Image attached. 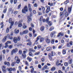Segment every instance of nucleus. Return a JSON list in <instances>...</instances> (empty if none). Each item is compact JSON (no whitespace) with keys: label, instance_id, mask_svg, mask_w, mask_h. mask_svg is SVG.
Masks as SVG:
<instances>
[{"label":"nucleus","instance_id":"1","mask_svg":"<svg viewBox=\"0 0 73 73\" xmlns=\"http://www.w3.org/2000/svg\"><path fill=\"white\" fill-rule=\"evenodd\" d=\"M20 37H14L13 40L15 43H17V41H20Z\"/></svg>","mask_w":73,"mask_h":73},{"label":"nucleus","instance_id":"2","mask_svg":"<svg viewBox=\"0 0 73 73\" xmlns=\"http://www.w3.org/2000/svg\"><path fill=\"white\" fill-rule=\"evenodd\" d=\"M22 12L23 13H25L26 12H28V7H27V6H25L24 9H22Z\"/></svg>","mask_w":73,"mask_h":73},{"label":"nucleus","instance_id":"3","mask_svg":"<svg viewBox=\"0 0 73 73\" xmlns=\"http://www.w3.org/2000/svg\"><path fill=\"white\" fill-rule=\"evenodd\" d=\"M66 7H65L64 10L63 11V12H64L65 13V16L66 17H67L69 15V13L68 12H66Z\"/></svg>","mask_w":73,"mask_h":73},{"label":"nucleus","instance_id":"4","mask_svg":"<svg viewBox=\"0 0 73 73\" xmlns=\"http://www.w3.org/2000/svg\"><path fill=\"white\" fill-rule=\"evenodd\" d=\"M15 60H16V62L17 64H19V62H20V60L18 58L17 56H16L15 57Z\"/></svg>","mask_w":73,"mask_h":73},{"label":"nucleus","instance_id":"5","mask_svg":"<svg viewBox=\"0 0 73 73\" xmlns=\"http://www.w3.org/2000/svg\"><path fill=\"white\" fill-rule=\"evenodd\" d=\"M17 48H16L15 50H13L11 51V55H13L14 53H17Z\"/></svg>","mask_w":73,"mask_h":73},{"label":"nucleus","instance_id":"6","mask_svg":"<svg viewBox=\"0 0 73 73\" xmlns=\"http://www.w3.org/2000/svg\"><path fill=\"white\" fill-rule=\"evenodd\" d=\"M6 67L5 66H2V70L4 73H6Z\"/></svg>","mask_w":73,"mask_h":73},{"label":"nucleus","instance_id":"7","mask_svg":"<svg viewBox=\"0 0 73 73\" xmlns=\"http://www.w3.org/2000/svg\"><path fill=\"white\" fill-rule=\"evenodd\" d=\"M72 7H68V11L69 13V14H70V12L72 11Z\"/></svg>","mask_w":73,"mask_h":73},{"label":"nucleus","instance_id":"8","mask_svg":"<svg viewBox=\"0 0 73 73\" xmlns=\"http://www.w3.org/2000/svg\"><path fill=\"white\" fill-rule=\"evenodd\" d=\"M49 17H47V18L46 19V20L45 19H43V22H44V23H45V22H46V23H47L48 21H49Z\"/></svg>","mask_w":73,"mask_h":73},{"label":"nucleus","instance_id":"9","mask_svg":"<svg viewBox=\"0 0 73 73\" xmlns=\"http://www.w3.org/2000/svg\"><path fill=\"white\" fill-rule=\"evenodd\" d=\"M14 33L15 34H18L19 33V30H17V29H15V30Z\"/></svg>","mask_w":73,"mask_h":73},{"label":"nucleus","instance_id":"10","mask_svg":"<svg viewBox=\"0 0 73 73\" xmlns=\"http://www.w3.org/2000/svg\"><path fill=\"white\" fill-rule=\"evenodd\" d=\"M7 38V37H4L2 40V42H4L5 41H6Z\"/></svg>","mask_w":73,"mask_h":73},{"label":"nucleus","instance_id":"11","mask_svg":"<svg viewBox=\"0 0 73 73\" xmlns=\"http://www.w3.org/2000/svg\"><path fill=\"white\" fill-rule=\"evenodd\" d=\"M60 36H64V34L61 33H60L58 35L57 37H60Z\"/></svg>","mask_w":73,"mask_h":73},{"label":"nucleus","instance_id":"12","mask_svg":"<svg viewBox=\"0 0 73 73\" xmlns=\"http://www.w3.org/2000/svg\"><path fill=\"white\" fill-rule=\"evenodd\" d=\"M52 56L51 55V53L48 54V57L50 60H52Z\"/></svg>","mask_w":73,"mask_h":73},{"label":"nucleus","instance_id":"13","mask_svg":"<svg viewBox=\"0 0 73 73\" xmlns=\"http://www.w3.org/2000/svg\"><path fill=\"white\" fill-rule=\"evenodd\" d=\"M28 45H29L30 46H31L32 45V42H31V41L29 39L28 40Z\"/></svg>","mask_w":73,"mask_h":73},{"label":"nucleus","instance_id":"14","mask_svg":"<svg viewBox=\"0 0 73 73\" xmlns=\"http://www.w3.org/2000/svg\"><path fill=\"white\" fill-rule=\"evenodd\" d=\"M44 40L45 39H44V38L41 37L40 40V42H43V41H44Z\"/></svg>","mask_w":73,"mask_h":73},{"label":"nucleus","instance_id":"15","mask_svg":"<svg viewBox=\"0 0 73 73\" xmlns=\"http://www.w3.org/2000/svg\"><path fill=\"white\" fill-rule=\"evenodd\" d=\"M46 41L47 43L49 44V43H50V40L49 39L47 38L46 39Z\"/></svg>","mask_w":73,"mask_h":73},{"label":"nucleus","instance_id":"16","mask_svg":"<svg viewBox=\"0 0 73 73\" xmlns=\"http://www.w3.org/2000/svg\"><path fill=\"white\" fill-rule=\"evenodd\" d=\"M73 61V60H72V59H70L68 61V63L70 64H72V62Z\"/></svg>","mask_w":73,"mask_h":73},{"label":"nucleus","instance_id":"17","mask_svg":"<svg viewBox=\"0 0 73 73\" xmlns=\"http://www.w3.org/2000/svg\"><path fill=\"white\" fill-rule=\"evenodd\" d=\"M4 64L5 65H7L8 66L10 65V64L9 63V62H4Z\"/></svg>","mask_w":73,"mask_h":73},{"label":"nucleus","instance_id":"18","mask_svg":"<svg viewBox=\"0 0 73 73\" xmlns=\"http://www.w3.org/2000/svg\"><path fill=\"white\" fill-rule=\"evenodd\" d=\"M43 69H49V68L48 67V66L47 65L44 66V67H43L42 68Z\"/></svg>","mask_w":73,"mask_h":73},{"label":"nucleus","instance_id":"19","mask_svg":"<svg viewBox=\"0 0 73 73\" xmlns=\"http://www.w3.org/2000/svg\"><path fill=\"white\" fill-rule=\"evenodd\" d=\"M61 64V63H59V61L58 60H57L56 62V65L57 66H59V65H60Z\"/></svg>","mask_w":73,"mask_h":73},{"label":"nucleus","instance_id":"20","mask_svg":"<svg viewBox=\"0 0 73 73\" xmlns=\"http://www.w3.org/2000/svg\"><path fill=\"white\" fill-rule=\"evenodd\" d=\"M7 70L9 71V72H12V68H7L6 69Z\"/></svg>","mask_w":73,"mask_h":73},{"label":"nucleus","instance_id":"21","mask_svg":"<svg viewBox=\"0 0 73 73\" xmlns=\"http://www.w3.org/2000/svg\"><path fill=\"white\" fill-rule=\"evenodd\" d=\"M46 49L47 51H50L52 50V48L51 47H48L46 48Z\"/></svg>","mask_w":73,"mask_h":73},{"label":"nucleus","instance_id":"22","mask_svg":"<svg viewBox=\"0 0 73 73\" xmlns=\"http://www.w3.org/2000/svg\"><path fill=\"white\" fill-rule=\"evenodd\" d=\"M47 22L48 23V24L49 26H50L52 25V22L51 21H48Z\"/></svg>","mask_w":73,"mask_h":73},{"label":"nucleus","instance_id":"23","mask_svg":"<svg viewBox=\"0 0 73 73\" xmlns=\"http://www.w3.org/2000/svg\"><path fill=\"white\" fill-rule=\"evenodd\" d=\"M44 26H42L40 28V30L41 31H44Z\"/></svg>","mask_w":73,"mask_h":73},{"label":"nucleus","instance_id":"24","mask_svg":"<svg viewBox=\"0 0 73 73\" xmlns=\"http://www.w3.org/2000/svg\"><path fill=\"white\" fill-rule=\"evenodd\" d=\"M5 9L3 11V13H6V11H7V7H6V6H5L4 7Z\"/></svg>","mask_w":73,"mask_h":73},{"label":"nucleus","instance_id":"25","mask_svg":"<svg viewBox=\"0 0 73 73\" xmlns=\"http://www.w3.org/2000/svg\"><path fill=\"white\" fill-rule=\"evenodd\" d=\"M3 24H4V23L3 22H2L1 23L0 25H1V28H3L4 27V25H3Z\"/></svg>","mask_w":73,"mask_h":73},{"label":"nucleus","instance_id":"26","mask_svg":"<svg viewBox=\"0 0 73 73\" xmlns=\"http://www.w3.org/2000/svg\"><path fill=\"white\" fill-rule=\"evenodd\" d=\"M28 20L29 21H32V18L31 16L30 17H28Z\"/></svg>","mask_w":73,"mask_h":73},{"label":"nucleus","instance_id":"27","mask_svg":"<svg viewBox=\"0 0 73 73\" xmlns=\"http://www.w3.org/2000/svg\"><path fill=\"white\" fill-rule=\"evenodd\" d=\"M28 10H29V11L30 12H32L33 10L32 8H31V7L29 8Z\"/></svg>","mask_w":73,"mask_h":73},{"label":"nucleus","instance_id":"28","mask_svg":"<svg viewBox=\"0 0 73 73\" xmlns=\"http://www.w3.org/2000/svg\"><path fill=\"white\" fill-rule=\"evenodd\" d=\"M27 26L26 25H25V23L23 24V28L24 29H25V28H27Z\"/></svg>","mask_w":73,"mask_h":73},{"label":"nucleus","instance_id":"29","mask_svg":"<svg viewBox=\"0 0 73 73\" xmlns=\"http://www.w3.org/2000/svg\"><path fill=\"white\" fill-rule=\"evenodd\" d=\"M22 57H23V58H25V53L22 54Z\"/></svg>","mask_w":73,"mask_h":73},{"label":"nucleus","instance_id":"30","mask_svg":"<svg viewBox=\"0 0 73 73\" xmlns=\"http://www.w3.org/2000/svg\"><path fill=\"white\" fill-rule=\"evenodd\" d=\"M62 53L63 54H66V50H63Z\"/></svg>","mask_w":73,"mask_h":73},{"label":"nucleus","instance_id":"31","mask_svg":"<svg viewBox=\"0 0 73 73\" xmlns=\"http://www.w3.org/2000/svg\"><path fill=\"white\" fill-rule=\"evenodd\" d=\"M54 29V27H51L49 31H53Z\"/></svg>","mask_w":73,"mask_h":73},{"label":"nucleus","instance_id":"32","mask_svg":"<svg viewBox=\"0 0 73 73\" xmlns=\"http://www.w3.org/2000/svg\"><path fill=\"white\" fill-rule=\"evenodd\" d=\"M37 48L38 49H40L41 48V46L40 45H37Z\"/></svg>","mask_w":73,"mask_h":73},{"label":"nucleus","instance_id":"33","mask_svg":"<svg viewBox=\"0 0 73 73\" xmlns=\"http://www.w3.org/2000/svg\"><path fill=\"white\" fill-rule=\"evenodd\" d=\"M67 46L68 48H70V45L69 44V43L68 42L67 43Z\"/></svg>","mask_w":73,"mask_h":73},{"label":"nucleus","instance_id":"34","mask_svg":"<svg viewBox=\"0 0 73 73\" xmlns=\"http://www.w3.org/2000/svg\"><path fill=\"white\" fill-rule=\"evenodd\" d=\"M12 21V18H10L9 21V23H11Z\"/></svg>","mask_w":73,"mask_h":73},{"label":"nucleus","instance_id":"35","mask_svg":"<svg viewBox=\"0 0 73 73\" xmlns=\"http://www.w3.org/2000/svg\"><path fill=\"white\" fill-rule=\"evenodd\" d=\"M68 63L67 62H66L64 63V65L65 66H68Z\"/></svg>","mask_w":73,"mask_h":73},{"label":"nucleus","instance_id":"36","mask_svg":"<svg viewBox=\"0 0 73 73\" xmlns=\"http://www.w3.org/2000/svg\"><path fill=\"white\" fill-rule=\"evenodd\" d=\"M23 33L24 34H26L28 33V30H25L23 31Z\"/></svg>","mask_w":73,"mask_h":73},{"label":"nucleus","instance_id":"37","mask_svg":"<svg viewBox=\"0 0 73 73\" xmlns=\"http://www.w3.org/2000/svg\"><path fill=\"white\" fill-rule=\"evenodd\" d=\"M5 48H7L8 47V45L7 44V43H5Z\"/></svg>","mask_w":73,"mask_h":73},{"label":"nucleus","instance_id":"38","mask_svg":"<svg viewBox=\"0 0 73 73\" xmlns=\"http://www.w3.org/2000/svg\"><path fill=\"white\" fill-rule=\"evenodd\" d=\"M29 54L30 56H33V54L31 52H30L29 53Z\"/></svg>","mask_w":73,"mask_h":73},{"label":"nucleus","instance_id":"39","mask_svg":"<svg viewBox=\"0 0 73 73\" xmlns=\"http://www.w3.org/2000/svg\"><path fill=\"white\" fill-rule=\"evenodd\" d=\"M5 43H6L7 44H11V42L10 41H7Z\"/></svg>","mask_w":73,"mask_h":73},{"label":"nucleus","instance_id":"40","mask_svg":"<svg viewBox=\"0 0 73 73\" xmlns=\"http://www.w3.org/2000/svg\"><path fill=\"white\" fill-rule=\"evenodd\" d=\"M40 40V37H38L36 38V40L35 41V42H37V41L38 40Z\"/></svg>","mask_w":73,"mask_h":73},{"label":"nucleus","instance_id":"41","mask_svg":"<svg viewBox=\"0 0 73 73\" xmlns=\"http://www.w3.org/2000/svg\"><path fill=\"white\" fill-rule=\"evenodd\" d=\"M55 69H56V68L54 67H53L51 69V71H53V70H55Z\"/></svg>","mask_w":73,"mask_h":73},{"label":"nucleus","instance_id":"42","mask_svg":"<svg viewBox=\"0 0 73 73\" xmlns=\"http://www.w3.org/2000/svg\"><path fill=\"white\" fill-rule=\"evenodd\" d=\"M16 62H13L12 64H11V66H15V64H16Z\"/></svg>","mask_w":73,"mask_h":73},{"label":"nucleus","instance_id":"43","mask_svg":"<svg viewBox=\"0 0 73 73\" xmlns=\"http://www.w3.org/2000/svg\"><path fill=\"white\" fill-rule=\"evenodd\" d=\"M41 8H42V11H45V7L43 6H41Z\"/></svg>","mask_w":73,"mask_h":73},{"label":"nucleus","instance_id":"44","mask_svg":"<svg viewBox=\"0 0 73 73\" xmlns=\"http://www.w3.org/2000/svg\"><path fill=\"white\" fill-rule=\"evenodd\" d=\"M51 42L52 44H54V40L52 39L51 41Z\"/></svg>","mask_w":73,"mask_h":73},{"label":"nucleus","instance_id":"45","mask_svg":"<svg viewBox=\"0 0 73 73\" xmlns=\"http://www.w3.org/2000/svg\"><path fill=\"white\" fill-rule=\"evenodd\" d=\"M2 60V55H0V61H1Z\"/></svg>","mask_w":73,"mask_h":73},{"label":"nucleus","instance_id":"46","mask_svg":"<svg viewBox=\"0 0 73 73\" xmlns=\"http://www.w3.org/2000/svg\"><path fill=\"white\" fill-rule=\"evenodd\" d=\"M9 28H7L6 30V33H8L9 32Z\"/></svg>","mask_w":73,"mask_h":73},{"label":"nucleus","instance_id":"47","mask_svg":"<svg viewBox=\"0 0 73 73\" xmlns=\"http://www.w3.org/2000/svg\"><path fill=\"white\" fill-rule=\"evenodd\" d=\"M38 68H39V69H41V65L39 64L38 66Z\"/></svg>","mask_w":73,"mask_h":73},{"label":"nucleus","instance_id":"48","mask_svg":"<svg viewBox=\"0 0 73 73\" xmlns=\"http://www.w3.org/2000/svg\"><path fill=\"white\" fill-rule=\"evenodd\" d=\"M22 26H23V25L21 23H20L18 25V27H21Z\"/></svg>","mask_w":73,"mask_h":73},{"label":"nucleus","instance_id":"49","mask_svg":"<svg viewBox=\"0 0 73 73\" xmlns=\"http://www.w3.org/2000/svg\"><path fill=\"white\" fill-rule=\"evenodd\" d=\"M31 25L32 28H33L34 27V25L32 23L31 24Z\"/></svg>","mask_w":73,"mask_h":73},{"label":"nucleus","instance_id":"50","mask_svg":"<svg viewBox=\"0 0 73 73\" xmlns=\"http://www.w3.org/2000/svg\"><path fill=\"white\" fill-rule=\"evenodd\" d=\"M28 59L29 62H31V61H32V58H29V57H28Z\"/></svg>","mask_w":73,"mask_h":73},{"label":"nucleus","instance_id":"51","mask_svg":"<svg viewBox=\"0 0 73 73\" xmlns=\"http://www.w3.org/2000/svg\"><path fill=\"white\" fill-rule=\"evenodd\" d=\"M39 54H40V52H37L35 53V55H38Z\"/></svg>","mask_w":73,"mask_h":73},{"label":"nucleus","instance_id":"52","mask_svg":"<svg viewBox=\"0 0 73 73\" xmlns=\"http://www.w3.org/2000/svg\"><path fill=\"white\" fill-rule=\"evenodd\" d=\"M33 12L34 14H36V11L35 10H33Z\"/></svg>","mask_w":73,"mask_h":73},{"label":"nucleus","instance_id":"53","mask_svg":"<svg viewBox=\"0 0 73 73\" xmlns=\"http://www.w3.org/2000/svg\"><path fill=\"white\" fill-rule=\"evenodd\" d=\"M34 71V68H33L31 70V73H33V71Z\"/></svg>","mask_w":73,"mask_h":73},{"label":"nucleus","instance_id":"54","mask_svg":"<svg viewBox=\"0 0 73 73\" xmlns=\"http://www.w3.org/2000/svg\"><path fill=\"white\" fill-rule=\"evenodd\" d=\"M17 0H14V4H16L17 3Z\"/></svg>","mask_w":73,"mask_h":73},{"label":"nucleus","instance_id":"55","mask_svg":"<svg viewBox=\"0 0 73 73\" xmlns=\"http://www.w3.org/2000/svg\"><path fill=\"white\" fill-rule=\"evenodd\" d=\"M8 38H9L10 40H12V39H13V37H8Z\"/></svg>","mask_w":73,"mask_h":73},{"label":"nucleus","instance_id":"56","mask_svg":"<svg viewBox=\"0 0 73 73\" xmlns=\"http://www.w3.org/2000/svg\"><path fill=\"white\" fill-rule=\"evenodd\" d=\"M49 12V10H48V9H47L46 11V13H48Z\"/></svg>","mask_w":73,"mask_h":73},{"label":"nucleus","instance_id":"57","mask_svg":"<svg viewBox=\"0 0 73 73\" xmlns=\"http://www.w3.org/2000/svg\"><path fill=\"white\" fill-rule=\"evenodd\" d=\"M13 47V46L12 45H10L9 46V48L10 49H11V48Z\"/></svg>","mask_w":73,"mask_h":73},{"label":"nucleus","instance_id":"58","mask_svg":"<svg viewBox=\"0 0 73 73\" xmlns=\"http://www.w3.org/2000/svg\"><path fill=\"white\" fill-rule=\"evenodd\" d=\"M19 53L20 54H21L22 53V51L21 50H20L19 51Z\"/></svg>","mask_w":73,"mask_h":73},{"label":"nucleus","instance_id":"59","mask_svg":"<svg viewBox=\"0 0 73 73\" xmlns=\"http://www.w3.org/2000/svg\"><path fill=\"white\" fill-rule=\"evenodd\" d=\"M69 44L70 45H73V44H72V41H71L69 42Z\"/></svg>","mask_w":73,"mask_h":73},{"label":"nucleus","instance_id":"60","mask_svg":"<svg viewBox=\"0 0 73 73\" xmlns=\"http://www.w3.org/2000/svg\"><path fill=\"white\" fill-rule=\"evenodd\" d=\"M34 6L35 7H37V4H36V3H35V4L34 5Z\"/></svg>","mask_w":73,"mask_h":73},{"label":"nucleus","instance_id":"61","mask_svg":"<svg viewBox=\"0 0 73 73\" xmlns=\"http://www.w3.org/2000/svg\"><path fill=\"white\" fill-rule=\"evenodd\" d=\"M63 14V13L62 12H61L60 13V16H62V15Z\"/></svg>","mask_w":73,"mask_h":73},{"label":"nucleus","instance_id":"62","mask_svg":"<svg viewBox=\"0 0 73 73\" xmlns=\"http://www.w3.org/2000/svg\"><path fill=\"white\" fill-rule=\"evenodd\" d=\"M14 15H16L17 13V11H14Z\"/></svg>","mask_w":73,"mask_h":73},{"label":"nucleus","instance_id":"63","mask_svg":"<svg viewBox=\"0 0 73 73\" xmlns=\"http://www.w3.org/2000/svg\"><path fill=\"white\" fill-rule=\"evenodd\" d=\"M61 43H62V44H64V42H65V41L64 40H61Z\"/></svg>","mask_w":73,"mask_h":73},{"label":"nucleus","instance_id":"64","mask_svg":"<svg viewBox=\"0 0 73 73\" xmlns=\"http://www.w3.org/2000/svg\"><path fill=\"white\" fill-rule=\"evenodd\" d=\"M19 69L20 71H21V66H19Z\"/></svg>","mask_w":73,"mask_h":73}]
</instances>
